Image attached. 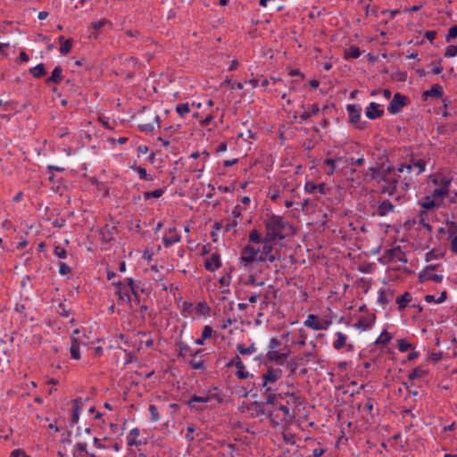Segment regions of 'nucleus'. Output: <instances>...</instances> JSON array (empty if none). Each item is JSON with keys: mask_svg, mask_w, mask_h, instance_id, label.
<instances>
[{"mask_svg": "<svg viewBox=\"0 0 457 457\" xmlns=\"http://www.w3.org/2000/svg\"><path fill=\"white\" fill-rule=\"evenodd\" d=\"M385 186L381 188L380 194L393 195L397 192V185L400 183L402 192L406 193L411 187V178L401 176L394 166H387L385 174L381 177Z\"/></svg>", "mask_w": 457, "mask_h": 457, "instance_id": "obj_1", "label": "nucleus"}, {"mask_svg": "<svg viewBox=\"0 0 457 457\" xmlns=\"http://www.w3.org/2000/svg\"><path fill=\"white\" fill-rule=\"evenodd\" d=\"M177 345L179 349V356H185L188 352H190V347L182 341L178 342Z\"/></svg>", "mask_w": 457, "mask_h": 457, "instance_id": "obj_57", "label": "nucleus"}, {"mask_svg": "<svg viewBox=\"0 0 457 457\" xmlns=\"http://www.w3.org/2000/svg\"><path fill=\"white\" fill-rule=\"evenodd\" d=\"M10 457H30L21 449H15L11 453Z\"/></svg>", "mask_w": 457, "mask_h": 457, "instance_id": "obj_64", "label": "nucleus"}, {"mask_svg": "<svg viewBox=\"0 0 457 457\" xmlns=\"http://www.w3.org/2000/svg\"><path fill=\"white\" fill-rule=\"evenodd\" d=\"M287 223L285 222L283 217L278 215H271L270 219L265 220V241H276L278 239L281 240L285 238V235L283 233Z\"/></svg>", "mask_w": 457, "mask_h": 457, "instance_id": "obj_2", "label": "nucleus"}, {"mask_svg": "<svg viewBox=\"0 0 457 457\" xmlns=\"http://www.w3.org/2000/svg\"><path fill=\"white\" fill-rule=\"evenodd\" d=\"M341 157H337L335 159H326L324 161V164L329 167V170L327 171V175L331 176L337 170L336 162L341 161Z\"/></svg>", "mask_w": 457, "mask_h": 457, "instance_id": "obj_37", "label": "nucleus"}, {"mask_svg": "<svg viewBox=\"0 0 457 457\" xmlns=\"http://www.w3.org/2000/svg\"><path fill=\"white\" fill-rule=\"evenodd\" d=\"M282 377L280 369L269 368L267 372L262 375V386L265 387L268 383H275Z\"/></svg>", "mask_w": 457, "mask_h": 457, "instance_id": "obj_9", "label": "nucleus"}, {"mask_svg": "<svg viewBox=\"0 0 457 457\" xmlns=\"http://www.w3.org/2000/svg\"><path fill=\"white\" fill-rule=\"evenodd\" d=\"M79 400L76 399L74 401V405L72 407V415H71V421L72 423H77L79 421V410H80V407H79Z\"/></svg>", "mask_w": 457, "mask_h": 457, "instance_id": "obj_44", "label": "nucleus"}, {"mask_svg": "<svg viewBox=\"0 0 457 457\" xmlns=\"http://www.w3.org/2000/svg\"><path fill=\"white\" fill-rule=\"evenodd\" d=\"M202 352L201 349L196 350L194 353L191 354V359L189 360V365L193 370H204V361L202 356H198V353Z\"/></svg>", "mask_w": 457, "mask_h": 457, "instance_id": "obj_11", "label": "nucleus"}, {"mask_svg": "<svg viewBox=\"0 0 457 457\" xmlns=\"http://www.w3.org/2000/svg\"><path fill=\"white\" fill-rule=\"evenodd\" d=\"M238 220L236 219H228L224 224V233L229 232L232 228L238 225Z\"/></svg>", "mask_w": 457, "mask_h": 457, "instance_id": "obj_53", "label": "nucleus"}, {"mask_svg": "<svg viewBox=\"0 0 457 457\" xmlns=\"http://www.w3.org/2000/svg\"><path fill=\"white\" fill-rule=\"evenodd\" d=\"M447 235L448 239L457 236V223L454 221L447 222Z\"/></svg>", "mask_w": 457, "mask_h": 457, "instance_id": "obj_49", "label": "nucleus"}, {"mask_svg": "<svg viewBox=\"0 0 457 457\" xmlns=\"http://www.w3.org/2000/svg\"><path fill=\"white\" fill-rule=\"evenodd\" d=\"M232 366L237 368L236 375L239 379H245L253 376L247 370H245V367L238 355L235 356L227 363V367L228 368Z\"/></svg>", "mask_w": 457, "mask_h": 457, "instance_id": "obj_8", "label": "nucleus"}, {"mask_svg": "<svg viewBox=\"0 0 457 457\" xmlns=\"http://www.w3.org/2000/svg\"><path fill=\"white\" fill-rule=\"evenodd\" d=\"M268 417L271 424L275 427L286 423V420L284 416H282V412L280 411L278 406H275L272 410L268 411Z\"/></svg>", "mask_w": 457, "mask_h": 457, "instance_id": "obj_10", "label": "nucleus"}, {"mask_svg": "<svg viewBox=\"0 0 457 457\" xmlns=\"http://www.w3.org/2000/svg\"><path fill=\"white\" fill-rule=\"evenodd\" d=\"M398 349L400 352L403 353L409 349H413V346L407 340L402 338L398 341Z\"/></svg>", "mask_w": 457, "mask_h": 457, "instance_id": "obj_52", "label": "nucleus"}, {"mask_svg": "<svg viewBox=\"0 0 457 457\" xmlns=\"http://www.w3.org/2000/svg\"><path fill=\"white\" fill-rule=\"evenodd\" d=\"M394 298V291L390 289H380L378 301L383 305L389 303Z\"/></svg>", "mask_w": 457, "mask_h": 457, "instance_id": "obj_22", "label": "nucleus"}, {"mask_svg": "<svg viewBox=\"0 0 457 457\" xmlns=\"http://www.w3.org/2000/svg\"><path fill=\"white\" fill-rule=\"evenodd\" d=\"M71 358L75 360H79L80 358L79 343L76 338L71 339Z\"/></svg>", "mask_w": 457, "mask_h": 457, "instance_id": "obj_36", "label": "nucleus"}, {"mask_svg": "<svg viewBox=\"0 0 457 457\" xmlns=\"http://www.w3.org/2000/svg\"><path fill=\"white\" fill-rule=\"evenodd\" d=\"M375 320V315L371 317H360L355 327L361 331H364L370 328H371Z\"/></svg>", "mask_w": 457, "mask_h": 457, "instance_id": "obj_21", "label": "nucleus"}, {"mask_svg": "<svg viewBox=\"0 0 457 457\" xmlns=\"http://www.w3.org/2000/svg\"><path fill=\"white\" fill-rule=\"evenodd\" d=\"M62 69L61 66H56L52 71V74L49 78L46 79V84H59L62 80Z\"/></svg>", "mask_w": 457, "mask_h": 457, "instance_id": "obj_23", "label": "nucleus"}, {"mask_svg": "<svg viewBox=\"0 0 457 457\" xmlns=\"http://www.w3.org/2000/svg\"><path fill=\"white\" fill-rule=\"evenodd\" d=\"M360 55H361V51H360L359 47L356 46H351L345 52V57L346 59H348V58L356 59V58L360 57Z\"/></svg>", "mask_w": 457, "mask_h": 457, "instance_id": "obj_40", "label": "nucleus"}, {"mask_svg": "<svg viewBox=\"0 0 457 457\" xmlns=\"http://www.w3.org/2000/svg\"><path fill=\"white\" fill-rule=\"evenodd\" d=\"M298 367H299V361H298V359L296 357L295 358H292L287 363V369L289 370V375L290 376L295 373V371L298 369Z\"/></svg>", "mask_w": 457, "mask_h": 457, "instance_id": "obj_48", "label": "nucleus"}, {"mask_svg": "<svg viewBox=\"0 0 457 457\" xmlns=\"http://www.w3.org/2000/svg\"><path fill=\"white\" fill-rule=\"evenodd\" d=\"M131 168L137 172L141 179L148 181H153L154 179V177L149 175L145 168L141 166H132Z\"/></svg>", "mask_w": 457, "mask_h": 457, "instance_id": "obj_34", "label": "nucleus"}, {"mask_svg": "<svg viewBox=\"0 0 457 457\" xmlns=\"http://www.w3.org/2000/svg\"><path fill=\"white\" fill-rule=\"evenodd\" d=\"M420 204L425 210L422 212L423 213H426L427 210H430L437 205L432 196H426L424 201L420 202Z\"/></svg>", "mask_w": 457, "mask_h": 457, "instance_id": "obj_42", "label": "nucleus"}, {"mask_svg": "<svg viewBox=\"0 0 457 457\" xmlns=\"http://www.w3.org/2000/svg\"><path fill=\"white\" fill-rule=\"evenodd\" d=\"M403 255H404V253H403V252H402L400 247H396V248L390 249V250L387 251V256L389 258L395 259V260H397V261H403L404 262H406V260H404L403 258Z\"/></svg>", "mask_w": 457, "mask_h": 457, "instance_id": "obj_33", "label": "nucleus"}, {"mask_svg": "<svg viewBox=\"0 0 457 457\" xmlns=\"http://www.w3.org/2000/svg\"><path fill=\"white\" fill-rule=\"evenodd\" d=\"M346 110L349 115V120L352 124L356 125L357 129H363L365 123H359L361 118V108L357 104H348Z\"/></svg>", "mask_w": 457, "mask_h": 457, "instance_id": "obj_7", "label": "nucleus"}, {"mask_svg": "<svg viewBox=\"0 0 457 457\" xmlns=\"http://www.w3.org/2000/svg\"><path fill=\"white\" fill-rule=\"evenodd\" d=\"M169 234H170L169 237H164L162 238L163 245L165 247H169L171 245L180 241V236L177 233L175 228H170Z\"/></svg>", "mask_w": 457, "mask_h": 457, "instance_id": "obj_20", "label": "nucleus"}, {"mask_svg": "<svg viewBox=\"0 0 457 457\" xmlns=\"http://www.w3.org/2000/svg\"><path fill=\"white\" fill-rule=\"evenodd\" d=\"M445 57L452 58L457 56V46L450 45L446 47L445 52Z\"/></svg>", "mask_w": 457, "mask_h": 457, "instance_id": "obj_55", "label": "nucleus"}, {"mask_svg": "<svg viewBox=\"0 0 457 457\" xmlns=\"http://www.w3.org/2000/svg\"><path fill=\"white\" fill-rule=\"evenodd\" d=\"M318 187L312 181H307L304 185V189L308 193H314L317 190Z\"/></svg>", "mask_w": 457, "mask_h": 457, "instance_id": "obj_63", "label": "nucleus"}, {"mask_svg": "<svg viewBox=\"0 0 457 457\" xmlns=\"http://www.w3.org/2000/svg\"><path fill=\"white\" fill-rule=\"evenodd\" d=\"M365 114L369 119L375 120L381 117L384 114V111L379 109L378 104L371 102L366 108Z\"/></svg>", "mask_w": 457, "mask_h": 457, "instance_id": "obj_12", "label": "nucleus"}, {"mask_svg": "<svg viewBox=\"0 0 457 457\" xmlns=\"http://www.w3.org/2000/svg\"><path fill=\"white\" fill-rule=\"evenodd\" d=\"M290 355V350L285 346L282 348V342L277 337H271L269 341L266 360L277 365H282Z\"/></svg>", "mask_w": 457, "mask_h": 457, "instance_id": "obj_3", "label": "nucleus"}, {"mask_svg": "<svg viewBox=\"0 0 457 457\" xmlns=\"http://www.w3.org/2000/svg\"><path fill=\"white\" fill-rule=\"evenodd\" d=\"M114 286L118 288L117 295H119V299L130 302L129 289L126 287V286L123 285L120 281L114 283Z\"/></svg>", "mask_w": 457, "mask_h": 457, "instance_id": "obj_24", "label": "nucleus"}, {"mask_svg": "<svg viewBox=\"0 0 457 457\" xmlns=\"http://www.w3.org/2000/svg\"><path fill=\"white\" fill-rule=\"evenodd\" d=\"M331 323V319L320 320L317 315L309 314L304 321V326L313 330H326Z\"/></svg>", "mask_w": 457, "mask_h": 457, "instance_id": "obj_5", "label": "nucleus"}, {"mask_svg": "<svg viewBox=\"0 0 457 457\" xmlns=\"http://www.w3.org/2000/svg\"><path fill=\"white\" fill-rule=\"evenodd\" d=\"M29 73L32 77H34L36 79L44 77L46 74V71L44 63H39L37 66L31 68L29 70Z\"/></svg>", "mask_w": 457, "mask_h": 457, "instance_id": "obj_28", "label": "nucleus"}, {"mask_svg": "<svg viewBox=\"0 0 457 457\" xmlns=\"http://www.w3.org/2000/svg\"><path fill=\"white\" fill-rule=\"evenodd\" d=\"M395 211V205L389 200H383L378 205L377 213L380 217H384Z\"/></svg>", "mask_w": 457, "mask_h": 457, "instance_id": "obj_16", "label": "nucleus"}, {"mask_svg": "<svg viewBox=\"0 0 457 457\" xmlns=\"http://www.w3.org/2000/svg\"><path fill=\"white\" fill-rule=\"evenodd\" d=\"M316 348V345L312 343V351L306 352L303 353L302 355L297 356L299 362L303 361L304 363H308L312 358L316 356V353H314V349Z\"/></svg>", "mask_w": 457, "mask_h": 457, "instance_id": "obj_39", "label": "nucleus"}, {"mask_svg": "<svg viewBox=\"0 0 457 457\" xmlns=\"http://www.w3.org/2000/svg\"><path fill=\"white\" fill-rule=\"evenodd\" d=\"M444 95V89L439 84H434L429 90L423 92L422 96L425 100L428 96L440 98Z\"/></svg>", "mask_w": 457, "mask_h": 457, "instance_id": "obj_17", "label": "nucleus"}, {"mask_svg": "<svg viewBox=\"0 0 457 457\" xmlns=\"http://www.w3.org/2000/svg\"><path fill=\"white\" fill-rule=\"evenodd\" d=\"M211 400V396H198L194 395L187 401V405L191 408L195 407V403H208Z\"/></svg>", "mask_w": 457, "mask_h": 457, "instance_id": "obj_35", "label": "nucleus"}, {"mask_svg": "<svg viewBox=\"0 0 457 457\" xmlns=\"http://www.w3.org/2000/svg\"><path fill=\"white\" fill-rule=\"evenodd\" d=\"M165 192V188H158L154 191H145L144 193V199L149 200L151 198H159L161 197Z\"/></svg>", "mask_w": 457, "mask_h": 457, "instance_id": "obj_38", "label": "nucleus"}, {"mask_svg": "<svg viewBox=\"0 0 457 457\" xmlns=\"http://www.w3.org/2000/svg\"><path fill=\"white\" fill-rule=\"evenodd\" d=\"M253 407H254V411H255L254 415L257 417L267 413L265 406L262 403L254 402Z\"/></svg>", "mask_w": 457, "mask_h": 457, "instance_id": "obj_50", "label": "nucleus"}, {"mask_svg": "<svg viewBox=\"0 0 457 457\" xmlns=\"http://www.w3.org/2000/svg\"><path fill=\"white\" fill-rule=\"evenodd\" d=\"M212 332H213V330L211 326H209V325L204 326V329L202 331L203 338H205V339L210 338L212 335Z\"/></svg>", "mask_w": 457, "mask_h": 457, "instance_id": "obj_62", "label": "nucleus"}, {"mask_svg": "<svg viewBox=\"0 0 457 457\" xmlns=\"http://www.w3.org/2000/svg\"><path fill=\"white\" fill-rule=\"evenodd\" d=\"M139 434H140V430L137 428H134L129 431V433L127 436L129 446H133V445L138 446V445H141L142 444H144L141 440L137 439L139 436Z\"/></svg>", "mask_w": 457, "mask_h": 457, "instance_id": "obj_19", "label": "nucleus"}, {"mask_svg": "<svg viewBox=\"0 0 457 457\" xmlns=\"http://www.w3.org/2000/svg\"><path fill=\"white\" fill-rule=\"evenodd\" d=\"M54 253L56 256L62 259L65 258L67 255L66 250L60 245L54 247Z\"/></svg>", "mask_w": 457, "mask_h": 457, "instance_id": "obj_61", "label": "nucleus"}, {"mask_svg": "<svg viewBox=\"0 0 457 457\" xmlns=\"http://www.w3.org/2000/svg\"><path fill=\"white\" fill-rule=\"evenodd\" d=\"M428 370L423 367H416L408 375L410 380H415L428 376Z\"/></svg>", "mask_w": 457, "mask_h": 457, "instance_id": "obj_25", "label": "nucleus"}, {"mask_svg": "<svg viewBox=\"0 0 457 457\" xmlns=\"http://www.w3.org/2000/svg\"><path fill=\"white\" fill-rule=\"evenodd\" d=\"M408 104V98L401 93L394 95L393 99L387 106V111L391 114H397L402 112V109Z\"/></svg>", "mask_w": 457, "mask_h": 457, "instance_id": "obj_6", "label": "nucleus"}, {"mask_svg": "<svg viewBox=\"0 0 457 457\" xmlns=\"http://www.w3.org/2000/svg\"><path fill=\"white\" fill-rule=\"evenodd\" d=\"M336 336L337 339L333 342V347L336 350H340L346 345L347 337L342 332H337Z\"/></svg>", "mask_w": 457, "mask_h": 457, "instance_id": "obj_27", "label": "nucleus"}, {"mask_svg": "<svg viewBox=\"0 0 457 457\" xmlns=\"http://www.w3.org/2000/svg\"><path fill=\"white\" fill-rule=\"evenodd\" d=\"M176 112L181 118H184L190 112L189 104L187 103L178 104L176 106Z\"/></svg>", "mask_w": 457, "mask_h": 457, "instance_id": "obj_47", "label": "nucleus"}, {"mask_svg": "<svg viewBox=\"0 0 457 457\" xmlns=\"http://www.w3.org/2000/svg\"><path fill=\"white\" fill-rule=\"evenodd\" d=\"M221 266L220 256L219 253H212L204 262V268L207 270L213 271Z\"/></svg>", "mask_w": 457, "mask_h": 457, "instance_id": "obj_14", "label": "nucleus"}, {"mask_svg": "<svg viewBox=\"0 0 457 457\" xmlns=\"http://www.w3.org/2000/svg\"><path fill=\"white\" fill-rule=\"evenodd\" d=\"M278 408H279L280 411L282 412V416H284V418L286 420V423L292 422V420L295 419V415L290 413L289 409L286 405H283V404H279Z\"/></svg>", "mask_w": 457, "mask_h": 457, "instance_id": "obj_45", "label": "nucleus"}, {"mask_svg": "<svg viewBox=\"0 0 457 457\" xmlns=\"http://www.w3.org/2000/svg\"><path fill=\"white\" fill-rule=\"evenodd\" d=\"M257 350L255 345L253 343L248 347H245L243 344L237 345V351L242 355H248L255 353Z\"/></svg>", "mask_w": 457, "mask_h": 457, "instance_id": "obj_32", "label": "nucleus"}, {"mask_svg": "<svg viewBox=\"0 0 457 457\" xmlns=\"http://www.w3.org/2000/svg\"><path fill=\"white\" fill-rule=\"evenodd\" d=\"M412 165L415 167H418V169H419L418 174H420L425 170L426 162L422 159H420L417 161L412 160Z\"/></svg>", "mask_w": 457, "mask_h": 457, "instance_id": "obj_59", "label": "nucleus"}, {"mask_svg": "<svg viewBox=\"0 0 457 457\" xmlns=\"http://www.w3.org/2000/svg\"><path fill=\"white\" fill-rule=\"evenodd\" d=\"M195 309H196L197 313L204 314V315L208 314L210 312V308L205 302H199L196 304Z\"/></svg>", "mask_w": 457, "mask_h": 457, "instance_id": "obj_54", "label": "nucleus"}, {"mask_svg": "<svg viewBox=\"0 0 457 457\" xmlns=\"http://www.w3.org/2000/svg\"><path fill=\"white\" fill-rule=\"evenodd\" d=\"M450 183H451L450 179H448L446 178H442L441 179L442 188H436L432 192L431 196L433 198H444L445 196H446L449 193L448 187H449Z\"/></svg>", "mask_w": 457, "mask_h": 457, "instance_id": "obj_13", "label": "nucleus"}, {"mask_svg": "<svg viewBox=\"0 0 457 457\" xmlns=\"http://www.w3.org/2000/svg\"><path fill=\"white\" fill-rule=\"evenodd\" d=\"M274 243V241H265V237H263V245H262V248L260 249V253L259 255H262V257H265L267 256L268 254H270L271 253L274 252V247L272 245V244Z\"/></svg>", "mask_w": 457, "mask_h": 457, "instance_id": "obj_30", "label": "nucleus"}, {"mask_svg": "<svg viewBox=\"0 0 457 457\" xmlns=\"http://www.w3.org/2000/svg\"><path fill=\"white\" fill-rule=\"evenodd\" d=\"M72 45H73V39L72 38L67 39L61 45L60 53L62 55L68 54L71 50Z\"/></svg>", "mask_w": 457, "mask_h": 457, "instance_id": "obj_46", "label": "nucleus"}, {"mask_svg": "<svg viewBox=\"0 0 457 457\" xmlns=\"http://www.w3.org/2000/svg\"><path fill=\"white\" fill-rule=\"evenodd\" d=\"M369 171L370 172V177L372 179L376 180L378 183L381 182V177L385 174L386 169L384 168H369Z\"/></svg>", "mask_w": 457, "mask_h": 457, "instance_id": "obj_31", "label": "nucleus"}, {"mask_svg": "<svg viewBox=\"0 0 457 457\" xmlns=\"http://www.w3.org/2000/svg\"><path fill=\"white\" fill-rule=\"evenodd\" d=\"M457 37V26H453L449 29L448 33L445 37L446 42H450L451 40Z\"/></svg>", "mask_w": 457, "mask_h": 457, "instance_id": "obj_58", "label": "nucleus"}, {"mask_svg": "<svg viewBox=\"0 0 457 457\" xmlns=\"http://www.w3.org/2000/svg\"><path fill=\"white\" fill-rule=\"evenodd\" d=\"M392 339V336L388 333L387 330H383L379 337L377 338V340L375 341V344L376 345H386L387 343H389Z\"/></svg>", "mask_w": 457, "mask_h": 457, "instance_id": "obj_41", "label": "nucleus"}, {"mask_svg": "<svg viewBox=\"0 0 457 457\" xmlns=\"http://www.w3.org/2000/svg\"><path fill=\"white\" fill-rule=\"evenodd\" d=\"M248 237L250 243L260 244L263 242V237L257 229L251 230Z\"/></svg>", "mask_w": 457, "mask_h": 457, "instance_id": "obj_43", "label": "nucleus"}, {"mask_svg": "<svg viewBox=\"0 0 457 457\" xmlns=\"http://www.w3.org/2000/svg\"><path fill=\"white\" fill-rule=\"evenodd\" d=\"M262 259H263V262H269L272 263L276 261H280L281 258H280V255L278 254V252L274 251L273 253H271L270 254H268L264 258L262 257Z\"/></svg>", "mask_w": 457, "mask_h": 457, "instance_id": "obj_56", "label": "nucleus"}, {"mask_svg": "<svg viewBox=\"0 0 457 457\" xmlns=\"http://www.w3.org/2000/svg\"><path fill=\"white\" fill-rule=\"evenodd\" d=\"M260 248H255L248 244L245 245L240 253L238 263L243 268L250 267L253 262H263L262 255H259Z\"/></svg>", "mask_w": 457, "mask_h": 457, "instance_id": "obj_4", "label": "nucleus"}, {"mask_svg": "<svg viewBox=\"0 0 457 457\" xmlns=\"http://www.w3.org/2000/svg\"><path fill=\"white\" fill-rule=\"evenodd\" d=\"M419 280L421 283L426 280H432L436 283H440L443 280V275L436 274V273H432L428 270H425L420 274Z\"/></svg>", "mask_w": 457, "mask_h": 457, "instance_id": "obj_18", "label": "nucleus"}, {"mask_svg": "<svg viewBox=\"0 0 457 457\" xmlns=\"http://www.w3.org/2000/svg\"><path fill=\"white\" fill-rule=\"evenodd\" d=\"M148 410L151 415V421L157 422L160 420L157 407L154 404H150Z\"/></svg>", "mask_w": 457, "mask_h": 457, "instance_id": "obj_51", "label": "nucleus"}, {"mask_svg": "<svg viewBox=\"0 0 457 457\" xmlns=\"http://www.w3.org/2000/svg\"><path fill=\"white\" fill-rule=\"evenodd\" d=\"M138 129L144 132H152L154 129L153 123L142 122L138 125Z\"/></svg>", "mask_w": 457, "mask_h": 457, "instance_id": "obj_60", "label": "nucleus"}, {"mask_svg": "<svg viewBox=\"0 0 457 457\" xmlns=\"http://www.w3.org/2000/svg\"><path fill=\"white\" fill-rule=\"evenodd\" d=\"M411 301V294L408 292H405L402 295L398 296L396 298V303L398 304V308L400 311L403 310L406 305Z\"/></svg>", "mask_w": 457, "mask_h": 457, "instance_id": "obj_29", "label": "nucleus"}, {"mask_svg": "<svg viewBox=\"0 0 457 457\" xmlns=\"http://www.w3.org/2000/svg\"><path fill=\"white\" fill-rule=\"evenodd\" d=\"M87 453V444L86 443H77L74 445V449L72 452L73 457H86Z\"/></svg>", "mask_w": 457, "mask_h": 457, "instance_id": "obj_26", "label": "nucleus"}, {"mask_svg": "<svg viewBox=\"0 0 457 457\" xmlns=\"http://www.w3.org/2000/svg\"><path fill=\"white\" fill-rule=\"evenodd\" d=\"M102 239L104 242H110L113 239L114 235L117 233L116 226L113 224H105L100 230Z\"/></svg>", "mask_w": 457, "mask_h": 457, "instance_id": "obj_15", "label": "nucleus"}]
</instances>
